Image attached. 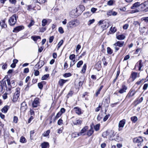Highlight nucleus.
<instances>
[{"instance_id":"1","label":"nucleus","mask_w":148,"mask_h":148,"mask_svg":"<svg viewBox=\"0 0 148 148\" xmlns=\"http://www.w3.org/2000/svg\"><path fill=\"white\" fill-rule=\"evenodd\" d=\"M143 140L141 137H138L134 138L133 139V142L134 143H137V146L139 148L142 146V143Z\"/></svg>"},{"instance_id":"2","label":"nucleus","mask_w":148,"mask_h":148,"mask_svg":"<svg viewBox=\"0 0 148 148\" xmlns=\"http://www.w3.org/2000/svg\"><path fill=\"white\" fill-rule=\"evenodd\" d=\"M16 14L13 15L9 19V24L11 26H13L16 22Z\"/></svg>"},{"instance_id":"3","label":"nucleus","mask_w":148,"mask_h":148,"mask_svg":"<svg viewBox=\"0 0 148 148\" xmlns=\"http://www.w3.org/2000/svg\"><path fill=\"white\" fill-rule=\"evenodd\" d=\"M79 23V22L78 20H74L69 22L67 24V25L70 28H73L77 26Z\"/></svg>"},{"instance_id":"4","label":"nucleus","mask_w":148,"mask_h":148,"mask_svg":"<svg viewBox=\"0 0 148 148\" xmlns=\"http://www.w3.org/2000/svg\"><path fill=\"white\" fill-rule=\"evenodd\" d=\"M20 89L18 88H17L16 89V92H15L14 97L13 99V101L15 102L16 101L19 96V93L20 92Z\"/></svg>"},{"instance_id":"5","label":"nucleus","mask_w":148,"mask_h":148,"mask_svg":"<svg viewBox=\"0 0 148 148\" xmlns=\"http://www.w3.org/2000/svg\"><path fill=\"white\" fill-rule=\"evenodd\" d=\"M124 42L123 41H118L114 44L115 46L114 49L116 51H118L119 49V48L117 47L118 46L119 47H122L124 44Z\"/></svg>"},{"instance_id":"6","label":"nucleus","mask_w":148,"mask_h":148,"mask_svg":"<svg viewBox=\"0 0 148 148\" xmlns=\"http://www.w3.org/2000/svg\"><path fill=\"white\" fill-rule=\"evenodd\" d=\"M40 103V99L38 97L35 98L32 103V106L34 108L37 107Z\"/></svg>"},{"instance_id":"7","label":"nucleus","mask_w":148,"mask_h":148,"mask_svg":"<svg viewBox=\"0 0 148 148\" xmlns=\"http://www.w3.org/2000/svg\"><path fill=\"white\" fill-rule=\"evenodd\" d=\"M125 122L126 120L125 119H123L119 121L118 125V130L119 131H120L122 130L123 128L124 127V126L125 123Z\"/></svg>"},{"instance_id":"8","label":"nucleus","mask_w":148,"mask_h":148,"mask_svg":"<svg viewBox=\"0 0 148 148\" xmlns=\"http://www.w3.org/2000/svg\"><path fill=\"white\" fill-rule=\"evenodd\" d=\"M7 82L8 86V90L9 91H10L12 86H14V80H12L10 81V79H7Z\"/></svg>"},{"instance_id":"9","label":"nucleus","mask_w":148,"mask_h":148,"mask_svg":"<svg viewBox=\"0 0 148 148\" xmlns=\"http://www.w3.org/2000/svg\"><path fill=\"white\" fill-rule=\"evenodd\" d=\"M27 108V104L25 101L23 102L21 104V112H25Z\"/></svg>"},{"instance_id":"10","label":"nucleus","mask_w":148,"mask_h":148,"mask_svg":"<svg viewBox=\"0 0 148 148\" xmlns=\"http://www.w3.org/2000/svg\"><path fill=\"white\" fill-rule=\"evenodd\" d=\"M109 25V22L107 20L106 21H104L102 25H101V27L103 28V29H106L108 27Z\"/></svg>"},{"instance_id":"11","label":"nucleus","mask_w":148,"mask_h":148,"mask_svg":"<svg viewBox=\"0 0 148 148\" xmlns=\"http://www.w3.org/2000/svg\"><path fill=\"white\" fill-rule=\"evenodd\" d=\"M140 5L141 6H143L144 7L145 6V5L143 3L140 4V3L137 2L133 4L132 6L131 7V8L132 9H135L140 6Z\"/></svg>"},{"instance_id":"12","label":"nucleus","mask_w":148,"mask_h":148,"mask_svg":"<svg viewBox=\"0 0 148 148\" xmlns=\"http://www.w3.org/2000/svg\"><path fill=\"white\" fill-rule=\"evenodd\" d=\"M88 129V127L85 126L84 127L82 130L80 131L79 133H77V136H79L82 135Z\"/></svg>"},{"instance_id":"13","label":"nucleus","mask_w":148,"mask_h":148,"mask_svg":"<svg viewBox=\"0 0 148 148\" xmlns=\"http://www.w3.org/2000/svg\"><path fill=\"white\" fill-rule=\"evenodd\" d=\"M127 89V87L124 85H122L120 90L119 91V92L120 94L126 92Z\"/></svg>"},{"instance_id":"14","label":"nucleus","mask_w":148,"mask_h":148,"mask_svg":"<svg viewBox=\"0 0 148 148\" xmlns=\"http://www.w3.org/2000/svg\"><path fill=\"white\" fill-rule=\"evenodd\" d=\"M24 29V27L22 26H19L15 27L13 30L14 32H17Z\"/></svg>"},{"instance_id":"15","label":"nucleus","mask_w":148,"mask_h":148,"mask_svg":"<svg viewBox=\"0 0 148 148\" xmlns=\"http://www.w3.org/2000/svg\"><path fill=\"white\" fill-rule=\"evenodd\" d=\"M108 138H110L111 137H113L114 136V132L112 130H108Z\"/></svg>"},{"instance_id":"16","label":"nucleus","mask_w":148,"mask_h":148,"mask_svg":"<svg viewBox=\"0 0 148 148\" xmlns=\"http://www.w3.org/2000/svg\"><path fill=\"white\" fill-rule=\"evenodd\" d=\"M142 61L141 60H139V61L136 64L135 67V68L137 67H138V68L139 70V71L141 70V69L143 66V64L142 63Z\"/></svg>"},{"instance_id":"17","label":"nucleus","mask_w":148,"mask_h":148,"mask_svg":"<svg viewBox=\"0 0 148 148\" xmlns=\"http://www.w3.org/2000/svg\"><path fill=\"white\" fill-rule=\"evenodd\" d=\"M68 80H65L63 79H60L58 81V84L61 86H62L65 83L68 81Z\"/></svg>"},{"instance_id":"18","label":"nucleus","mask_w":148,"mask_h":148,"mask_svg":"<svg viewBox=\"0 0 148 148\" xmlns=\"http://www.w3.org/2000/svg\"><path fill=\"white\" fill-rule=\"evenodd\" d=\"M10 107L8 105L5 106L1 110V111L5 113L7 112L8 110L9 109Z\"/></svg>"},{"instance_id":"19","label":"nucleus","mask_w":148,"mask_h":148,"mask_svg":"<svg viewBox=\"0 0 148 148\" xmlns=\"http://www.w3.org/2000/svg\"><path fill=\"white\" fill-rule=\"evenodd\" d=\"M138 75L137 73L132 72L131 73L130 78H132V81H134L137 77Z\"/></svg>"},{"instance_id":"20","label":"nucleus","mask_w":148,"mask_h":148,"mask_svg":"<svg viewBox=\"0 0 148 148\" xmlns=\"http://www.w3.org/2000/svg\"><path fill=\"white\" fill-rule=\"evenodd\" d=\"M75 113L78 115L80 114H82V110L80 108L78 107H75L73 109Z\"/></svg>"},{"instance_id":"21","label":"nucleus","mask_w":148,"mask_h":148,"mask_svg":"<svg viewBox=\"0 0 148 148\" xmlns=\"http://www.w3.org/2000/svg\"><path fill=\"white\" fill-rule=\"evenodd\" d=\"M117 14V12L114 11L112 10H110L108 11L107 13V14L109 16H115Z\"/></svg>"},{"instance_id":"22","label":"nucleus","mask_w":148,"mask_h":148,"mask_svg":"<svg viewBox=\"0 0 148 148\" xmlns=\"http://www.w3.org/2000/svg\"><path fill=\"white\" fill-rule=\"evenodd\" d=\"M42 148H49V144L48 142H44L41 144Z\"/></svg>"},{"instance_id":"23","label":"nucleus","mask_w":148,"mask_h":148,"mask_svg":"<svg viewBox=\"0 0 148 148\" xmlns=\"http://www.w3.org/2000/svg\"><path fill=\"white\" fill-rule=\"evenodd\" d=\"M82 120L81 119H77L76 120L74 121H73V123L75 125H78L81 124L82 123Z\"/></svg>"},{"instance_id":"24","label":"nucleus","mask_w":148,"mask_h":148,"mask_svg":"<svg viewBox=\"0 0 148 148\" xmlns=\"http://www.w3.org/2000/svg\"><path fill=\"white\" fill-rule=\"evenodd\" d=\"M94 130L93 128L91 127L89 130L87 132L86 135L88 136H91L93 133Z\"/></svg>"},{"instance_id":"25","label":"nucleus","mask_w":148,"mask_h":148,"mask_svg":"<svg viewBox=\"0 0 148 148\" xmlns=\"http://www.w3.org/2000/svg\"><path fill=\"white\" fill-rule=\"evenodd\" d=\"M116 38L119 40H123L125 39V36L123 34L116 35Z\"/></svg>"},{"instance_id":"26","label":"nucleus","mask_w":148,"mask_h":148,"mask_svg":"<svg viewBox=\"0 0 148 148\" xmlns=\"http://www.w3.org/2000/svg\"><path fill=\"white\" fill-rule=\"evenodd\" d=\"M83 15L85 18H87L90 17L92 15V14L90 12H87L84 13Z\"/></svg>"},{"instance_id":"27","label":"nucleus","mask_w":148,"mask_h":148,"mask_svg":"<svg viewBox=\"0 0 148 148\" xmlns=\"http://www.w3.org/2000/svg\"><path fill=\"white\" fill-rule=\"evenodd\" d=\"M0 25L2 27L5 28L7 27V25L5 23V21L4 20L1 21L0 22Z\"/></svg>"},{"instance_id":"28","label":"nucleus","mask_w":148,"mask_h":148,"mask_svg":"<svg viewBox=\"0 0 148 148\" xmlns=\"http://www.w3.org/2000/svg\"><path fill=\"white\" fill-rule=\"evenodd\" d=\"M6 88V85L5 83L3 84V85H0V93L1 92L3 89H5V88Z\"/></svg>"},{"instance_id":"29","label":"nucleus","mask_w":148,"mask_h":148,"mask_svg":"<svg viewBox=\"0 0 148 148\" xmlns=\"http://www.w3.org/2000/svg\"><path fill=\"white\" fill-rule=\"evenodd\" d=\"M78 8L80 10V12H82L85 10L84 6L82 5H80L79 6Z\"/></svg>"},{"instance_id":"30","label":"nucleus","mask_w":148,"mask_h":148,"mask_svg":"<svg viewBox=\"0 0 148 148\" xmlns=\"http://www.w3.org/2000/svg\"><path fill=\"white\" fill-rule=\"evenodd\" d=\"M31 38L34 41H36L38 39H40V37L39 36H32Z\"/></svg>"},{"instance_id":"31","label":"nucleus","mask_w":148,"mask_h":148,"mask_svg":"<svg viewBox=\"0 0 148 148\" xmlns=\"http://www.w3.org/2000/svg\"><path fill=\"white\" fill-rule=\"evenodd\" d=\"M103 86H101L98 89V90L96 92V94H95V95L96 96H97L100 93V92L101 91V90L102 89V88H103Z\"/></svg>"},{"instance_id":"32","label":"nucleus","mask_w":148,"mask_h":148,"mask_svg":"<svg viewBox=\"0 0 148 148\" xmlns=\"http://www.w3.org/2000/svg\"><path fill=\"white\" fill-rule=\"evenodd\" d=\"M102 136L106 138H107V136L108 137V130L104 132L102 134Z\"/></svg>"},{"instance_id":"33","label":"nucleus","mask_w":148,"mask_h":148,"mask_svg":"<svg viewBox=\"0 0 148 148\" xmlns=\"http://www.w3.org/2000/svg\"><path fill=\"white\" fill-rule=\"evenodd\" d=\"M131 120L134 123H135L138 120V118L136 116H133L131 118Z\"/></svg>"},{"instance_id":"34","label":"nucleus","mask_w":148,"mask_h":148,"mask_svg":"<svg viewBox=\"0 0 148 148\" xmlns=\"http://www.w3.org/2000/svg\"><path fill=\"white\" fill-rule=\"evenodd\" d=\"M63 42V40H61L58 43L57 45V49L58 50L61 46L62 45Z\"/></svg>"},{"instance_id":"35","label":"nucleus","mask_w":148,"mask_h":148,"mask_svg":"<svg viewBox=\"0 0 148 148\" xmlns=\"http://www.w3.org/2000/svg\"><path fill=\"white\" fill-rule=\"evenodd\" d=\"M86 64H85L82 68V71L83 73H84L85 72L86 69Z\"/></svg>"},{"instance_id":"36","label":"nucleus","mask_w":148,"mask_h":148,"mask_svg":"<svg viewBox=\"0 0 148 148\" xmlns=\"http://www.w3.org/2000/svg\"><path fill=\"white\" fill-rule=\"evenodd\" d=\"M42 26H45L47 23V21L45 19H43L42 21Z\"/></svg>"},{"instance_id":"37","label":"nucleus","mask_w":148,"mask_h":148,"mask_svg":"<svg viewBox=\"0 0 148 148\" xmlns=\"http://www.w3.org/2000/svg\"><path fill=\"white\" fill-rule=\"evenodd\" d=\"M107 52L109 54H111L112 53V51L111 49L109 47H108L107 49Z\"/></svg>"},{"instance_id":"38","label":"nucleus","mask_w":148,"mask_h":148,"mask_svg":"<svg viewBox=\"0 0 148 148\" xmlns=\"http://www.w3.org/2000/svg\"><path fill=\"white\" fill-rule=\"evenodd\" d=\"M49 74L44 75L41 78L42 80L46 79H47L49 77Z\"/></svg>"},{"instance_id":"39","label":"nucleus","mask_w":148,"mask_h":148,"mask_svg":"<svg viewBox=\"0 0 148 148\" xmlns=\"http://www.w3.org/2000/svg\"><path fill=\"white\" fill-rule=\"evenodd\" d=\"M50 131L49 130H48L46 132H45L43 134V135L44 136H47L49 135V133H50Z\"/></svg>"},{"instance_id":"40","label":"nucleus","mask_w":148,"mask_h":148,"mask_svg":"<svg viewBox=\"0 0 148 148\" xmlns=\"http://www.w3.org/2000/svg\"><path fill=\"white\" fill-rule=\"evenodd\" d=\"M114 2V1L113 0H110L108 2L107 4L109 5H112Z\"/></svg>"},{"instance_id":"41","label":"nucleus","mask_w":148,"mask_h":148,"mask_svg":"<svg viewBox=\"0 0 148 148\" xmlns=\"http://www.w3.org/2000/svg\"><path fill=\"white\" fill-rule=\"evenodd\" d=\"M20 141L21 143H25L26 141H25V138L23 136H21V137Z\"/></svg>"},{"instance_id":"42","label":"nucleus","mask_w":148,"mask_h":148,"mask_svg":"<svg viewBox=\"0 0 148 148\" xmlns=\"http://www.w3.org/2000/svg\"><path fill=\"white\" fill-rule=\"evenodd\" d=\"M95 21V20L94 19L89 20L88 23V25H90L91 24L94 23Z\"/></svg>"},{"instance_id":"43","label":"nucleus","mask_w":148,"mask_h":148,"mask_svg":"<svg viewBox=\"0 0 148 148\" xmlns=\"http://www.w3.org/2000/svg\"><path fill=\"white\" fill-rule=\"evenodd\" d=\"M71 74L70 73H65L63 75V76L65 77H68L71 76Z\"/></svg>"},{"instance_id":"44","label":"nucleus","mask_w":148,"mask_h":148,"mask_svg":"<svg viewBox=\"0 0 148 148\" xmlns=\"http://www.w3.org/2000/svg\"><path fill=\"white\" fill-rule=\"evenodd\" d=\"M43 82H40L38 83V88L41 89H42L43 88V85L42 83Z\"/></svg>"},{"instance_id":"45","label":"nucleus","mask_w":148,"mask_h":148,"mask_svg":"<svg viewBox=\"0 0 148 148\" xmlns=\"http://www.w3.org/2000/svg\"><path fill=\"white\" fill-rule=\"evenodd\" d=\"M141 20L144 21L145 22L148 23V17H144L141 18Z\"/></svg>"},{"instance_id":"46","label":"nucleus","mask_w":148,"mask_h":148,"mask_svg":"<svg viewBox=\"0 0 148 148\" xmlns=\"http://www.w3.org/2000/svg\"><path fill=\"white\" fill-rule=\"evenodd\" d=\"M83 62L82 60L79 61L77 64V66L79 68L83 64Z\"/></svg>"},{"instance_id":"47","label":"nucleus","mask_w":148,"mask_h":148,"mask_svg":"<svg viewBox=\"0 0 148 148\" xmlns=\"http://www.w3.org/2000/svg\"><path fill=\"white\" fill-rule=\"evenodd\" d=\"M62 114H61V112H59L56 115L55 117V119H57L62 115Z\"/></svg>"},{"instance_id":"48","label":"nucleus","mask_w":148,"mask_h":148,"mask_svg":"<svg viewBox=\"0 0 148 148\" xmlns=\"http://www.w3.org/2000/svg\"><path fill=\"white\" fill-rule=\"evenodd\" d=\"M75 56L74 54L71 55L69 57L70 60H72L73 61L75 60Z\"/></svg>"},{"instance_id":"49","label":"nucleus","mask_w":148,"mask_h":148,"mask_svg":"<svg viewBox=\"0 0 148 148\" xmlns=\"http://www.w3.org/2000/svg\"><path fill=\"white\" fill-rule=\"evenodd\" d=\"M110 30L112 32L114 33L116 31V29L115 27H111L110 28Z\"/></svg>"},{"instance_id":"50","label":"nucleus","mask_w":148,"mask_h":148,"mask_svg":"<svg viewBox=\"0 0 148 148\" xmlns=\"http://www.w3.org/2000/svg\"><path fill=\"white\" fill-rule=\"evenodd\" d=\"M100 125L97 124L94 126V129L96 131H98L99 129Z\"/></svg>"},{"instance_id":"51","label":"nucleus","mask_w":148,"mask_h":148,"mask_svg":"<svg viewBox=\"0 0 148 148\" xmlns=\"http://www.w3.org/2000/svg\"><path fill=\"white\" fill-rule=\"evenodd\" d=\"M34 21L33 20H31V22H30V23L28 25V26L29 27H30L32 26L34 24Z\"/></svg>"},{"instance_id":"52","label":"nucleus","mask_w":148,"mask_h":148,"mask_svg":"<svg viewBox=\"0 0 148 148\" xmlns=\"http://www.w3.org/2000/svg\"><path fill=\"white\" fill-rule=\"evenodd\" d=\"M133 24L136 26L140 25V23L138 21H134Z\"/></svg>"},{"instance_id":"53","label":"nucleus","mask_w":148,"mask_h":148,"mask_svg":"<svg viewBox=\"0 0 148 148\" xmlns=\"http://www.w3.org/2000/svg\"><path fill=\"white\" fill-rule=\"evenodd\" d=\"M18 120V117L16 116H14L13 118V122L15 123H16L17 122Z\"/></svg>"},{"instance_id":"54","label":"nucleus","mask_w":148,"mask_h":148,"mask_svg":"<svg viewBox=\"0 0 148 148\" xmlns=\"http://www.w3.org/2000/svg\"><path fill=\"white\" fill-rule=\"evenodd\" d=\"M45 0H36L37 2L40 3H43L45 2Z\"/></svg>"},{"instance_id":"55","label":"nucleus","mask_w":148,"mask_h":148,"mask_svg":"<svg viewBox=\"0 0 148 148\" xmlns=\"http://www.w3.org/2000/svg\"><path fill=\"white\" fill-rule=\"evenodd\" d=\"M62 120L61 119H60L58 121V124L59 125H62Z\"/></svg>"},{"instance_id":"56","label":"nucleus","mask_w":148,"mask_h":148,"mask_svg":"<svg viewBox=\"0 0 148 148\" xmlns=\"http://www.w3.org/2000/svg\"><path fill=\"white\" fill-rule=\"evenodd\" d=\"M110 116L109 114L106 115L103 118V120L104 121H106L108 119L109 116Z\"/></svg>"},{"instance_id":"57","label":"nucleus","mask_w":148,"mask_h":148,"mask_svg":"<svg viewBox=\"0 0 148 148\" xmlns=\"http://www.w3.org/2000/svg\"><path fill=\"white\" fill-rule=\"evenodd\" d=\"M59 32L61 33V34H62L64 33V31L63 30V29L61 27H60L59 28Z\"/></svg>"},{"instance_id":"58","label":"nucleus","mask_w":148,"mask_h":148,"mask_svg":"<svg viewBox=\"0 0 148 148\" xmlns=\"http://www.w3.org/2000/svg\"><path fill=\"white\" fill-rule=\"evenodd\" d=\"M81 47V46L80 45H78L77 46L76 49V51L77 52L78 50L80 49Z\"/></svg>"},{"instance_id":"59","label":"nucleus","mask_w":148,"mask_h":148,"mask_svg":"<svg viewBox=\"0 0 148 148\" xmlns=\"http://www.w3.org/2000/svg\"><path fill=\"white\" fill-rule=\"evenodd\" d=\"M102 118V116H101V115L100 114H99L98 116H97V120L98 121H100L101 119Z\"/></svg>"},{"instance_id":"60","label":"nucleus","mask_w":148,"mask_h":148,"mask_svg":"<svg viewBox=\"0 0 148 148\" xmlns=\"http://www.w3.org/2000/svg\"><path fill=\"white\" fill-rule=\"evenodd\" d=\"M132 91H130V92L128 94V95L129 96L131 97L133 96L134 95V93L133 92L132 93Z\"/></svg>"},{"instance_id":"61","label":"nucleus","mask_w":148,"mask_h":148,"mask_svg":"<svg viewBox=\"0 0 148 148\" xmlns=\"http://www.w3.org/2000/svg\"><path fill=\"white\" fill-rule=\"evenodd\" d=\"M68 67V64L67 62H65L64 66V69H67Z\"/></svg>"},{"instance_id":"62","label":"nucleus","mask_w":148,"mask_h":148,"mask_svg":"<svg viewBox=\"0 0 148 148\" xmlns=\"http://www.w3.org/2000/svg\"><path fill=\"white\" fill-rule=\"evenodd\" d=\"M148 85L147 84H145L144 85L143 87V89L144 90H146L147 89V88L148 87Z\"/></svg>"},{"instance_id":"63","label":"nucleus","mask_w":148,"mask_h":148,"mask_svg":"<svg viewBox=\"0 0 148 148\" xmlns=\"http://www.w3.org/2000/svg\"><path fill=\"white\" fill-rule=\"evenodd\" d=\"M128 26L129 25L128 24H125L123 26V28L124 29H126L128 28Z\"/></svg>"},{"instance_id":"64","label":"nucleus","mask_w":148,"mask_h":148,"mask_svg":"<svg viewBox=\"0 0 148 148\" xmlns=\"http://www.w3.org/2000/svg\"><path fill=\"white\" fill-rule=\"evenodd\" d=\"M97 9L94 8H92L91 9V11L92 13H94L97 10Z\"/></svg>"}]
</instances>
